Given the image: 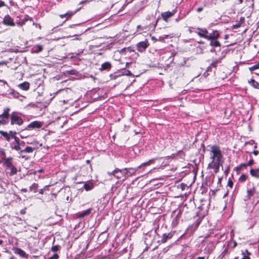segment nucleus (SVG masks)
I'll return each mask as SVG.
<instances>
[{
  "instance_id": "nucleus-32",
  "label": "nucleus",
  "mask_w": 259,
  "mask_h": 259,
  "mask_svg": "<svg viewBox=\"0 0 259 259\" xmlns=\"http://www.w3.org/2000/svg\"><path fill=\"white\" fill-rule=\"evenodd\" d=\"M94 187V185L93 183L89 182V183H85L83 185V188L85 189L86 191H89L92 190Z\"/></svg>"
},
{
  "instance_id": "nucleus-62",
  "label": "nucleus",
  "mask_w": 259,
  "mask_h": 259,
  "mask_svg": "<svg viewBox=\"0 0 259 259\" xmlns=\"http://www.w3.org/2000/svg\"><path fill=\"white\" fill-rule=\"evenodd\" d=\"M245 254H247V255H250V253L246 249L245 251Z\"/></svg>"
},
{
  "instance_id": "nucleus-35",
  "label": "nucleus",
  "mask_w": 259,
  "mask_h": 259,
  "mask_svg": "<svg viewBox=\"0 0 259 259\" xmlns=\"http://www.w3.org/2000/svg\"><path fill=\"white\" fill-rule=\"evenodd\" d=\"M10 94L12 95L14 98L16 99H18L19 97L21 96L18 92L15 91L13 89L11 90Z\"/></svg>"
},
{
  "instance_id": "nucleus-44",
  "label": "nucleus",
  "mask_w": 259,
  "mask_h": 259,
  "mask_svg": "<svg viewBox=\"0 0 259 259\" xmlns=\"http://www.w3.org/2000/svg\"><path fill=\"white\" fill-rule=\"evenodd\" d=\"M122 74L125 75H130L132 73L130 71L126 70L125 69H123L121 70Z\"/></svg>"
},
{
  "instance_id": "nucleus-7",
  "label": "nucleus",
  "mask_w": 259,
  "mask_h": 259,
  "mask_svg": "<svg viewBox=\"0 0 259 259\" xmlns=\"http://www.w3.org/2000/svg\"><path fill=\"white\" fill-rule=\"evenodd\" d=\"M1 24L7 26L14 27L15 26L13 18L8 14L5 16L3 21L0 22V24Z\"/></svg>"
},
{
  "instance_id": "nucleus-6",
  "label": "nucleus",
  "mask_w": 259,
  "mask_h": 259,
  "mask_svg": "<svg viewBox=\"0 0 259 259\" xmlns=\"http://www.w3.org/2000/svg\"><path fill=\"white\" fill-rule=\"evenodd\" d=\"M210 151L214 155V157H216L217 161L222 160V154L220 148L217 145H213L211 147Z\"/></svg>"
},
{
  "instance_id": "nucleus-8",
  "label": "nucleus",
  "mask_w": 259,
  "mask_h": 259,
  "mask_svg": "<svg viewBox=\"0 0 259 259\" xmlns=\"http://www.w3.org/2000/svg\"><path fill=\"white\" fill-rule=\"evenodd\" d=\"M205 245L204 248V253L207 254H210L215 248V245L212 241H206L205 242Z\"/></svg>"
},
{
  "instance_id": "nucleus-36",
  "label": "nucleus",
  "mask_w": 259,
  "mask_h": 259,
  "mask_svg": "<svg viewBox=\"0 0 259 259\" xmlns=\"http://www.w3.org/2000/svg\"><path fill=\"white\" fill-rule=\"evenodd\" d=\"M64 75H76L77 73V71L74 69L70 70H67L63 72Z\"/></svg>"
},
{
  "instance_id": "nucleus-14",
  "label": "nucleus",
  "mask_w": 259,
  "mask_h": 259,
  "mask_svg": "<svg viewBox=\"0 0 259 259\" xmlns=\"http://www.w3.org/2000/svg\"><path fill=\"white\" fill-rule=\"evenodd\" d=\"M123 170L121 169H119L118 168H116L114 170L111 172H108L107 174L109 176H113L117 179H120L121 178V176H118V174L119 172H122Z\"/></svg>"
},
{
  "instance_id": "nucleus-54",
  "label": "nucleus",
  "mask_w": 259,
  "mask_h": 259,
  "mask_svg": "<svg viewBox=\"0 0 259 259\" xmlns=\"http://www.w3.org/2000/svg\"><path fill=\"white\" fill-rule=\"evenodd\" d=\"M44 169L41 168V169H39V170H37V171H34V172H33V174H35L36 172L41 173V172H44Z\"/></svg>"
},
{
  "instance_id": "nucleus-23",
  "label": "nucleus",
  "mask_w": 259,
  "mask_h": 259,
  "mask_svg": "<svg viewBox=\"0 0 259 259\" xmlns=\"http://www.w3.org/2000/svg\"><path fill=\"white\" fill-rule=\"evenodd\" d=\"M245 18L244 17H241L240 18L239 21L235 24L233 25L232 26L233 29H237L239 28L242 24L244 23Z\"/></svg>"
},
{
  "instance_id": "nucleus-3",
  "label": "nucleus",
  "mask_w": 259,
  "mask_h": 259,
  "mask_svg": "<svg viewBox=\"0 0 259 259\" xmlns=\"http://www.w3.org/2000/svg\"><path fill=\"white\" fill-rule=\"evenodd\" d=\"M10 108H5L3 112L0 114V122L2 123V125H6L8 123L10 117Z\"/></svg>"
},
{
  "instance_id": "nucleus-25",
  "label": "nucleus",
  "mask_w": 259,
  "mask_h": 259,
  "mask_svg": "<svg viewBox=\"0 0 259 259\" xmlns=\"http://www.w3.org/2000/svg\"><path fill=\"white\" fill-rule=\"evenodd\" d=\"M248 83L253 88L259 89V83L253 79H251L248 81Z\"/></svg>"
},
{
  "instance_id": "nucleus-13",
  "label": "nucleus",
  "mask_w": 259,
  "mask_h": 259,
  "mask_svg": "<svg viewBox=\"0 0 259 259\" xmlns=\"http://www.w3.org/2000/svg\"><path fill=\"white\" fill-rule=\"evenodd\" d=\"M112 67V64L110 62H105L101 64V67L99 68L100 71L110 70Z\"/></svg>"
},
{
  "instance_id": "nucleus-31",
  "label": "nucleus",
  "mask_w": 259,
  "mask_h": 259,
  "mask_svg": "<svg viewBox=\"0 0 259 259\" xmlns=\"http://www.w3.org/2000/svg\"><path fill=\"white\" fill-rule=\"evenodd\" d=\"M126 49L127 50V52H129L130 53H134L133 55H135L136 57H139V54L138 53H137L136 52H135L134 47L131 46L129 47H127L126 48Z\"/></svg>"
},
{
  "instance_id": "nucleus-24",
  "label": "nucleus",
  "mask_w": 259,
  "mask_h": 259,
  "mask_svg": "<svg viewBox=\"0 0 259 259\" xmlns=\"http://www.w3.org/2000/svg\"><path fill=\"white\" fill-rule=\"evenodd\" d=\"M0 134L3 136L6 140L9 142L12 138L11 134L9 132L8 133L6 132H4L3 131H0Z\"/></svg>"
},
{
  "instance_id": "nucleus-17",
  "label": "nucleus",
  "mask_w": 259,
  "mask_h": 259,
  "mask_svg": "<svg viewBox=\"0 0 259 259\" xmlns=\"http://www.w3.org/2000/svg\"><path fill=\"white\" fill-rule=\"evenodd\" d=\"M220 34L218 30H213L212 33H208L207 35V37H209V38L210 37V38H206V39H218L220 37Z\"/></svg>"
},
{
  "instance_id": "nucleus-61",
  "label": "nucleus",
  "mask_w": 259,
  "mask_h": 259,
  "mask_svg": "<svg viewBox=\"0 0 259 259\" xmlns=\"http://www.w3.org/2000/svg\"><path fill=\"white\" fill-rule=\"evenodd\" d=\"M21 191L24 192H28V190L26 188H22L21 189Z\"/></svg>"
},
{
  "instance_id": "nucleus-11",
  "label": "nucleus",
  "mask_w": 259,
  "mask_h": 259,
  "mask_svg": "<svg viewBox=\"0 0 259 259\" xmlns=\"http://www.w3.org/2000/svg\"><path fill=\"white\" fill-rule=\"evenodd\" d=\"M223 161H216L214 163H209L208 165V168H211L214 169V173L217 174L219 172L220 169V165L222 164Z\"/></svg>"
},
{
  "instance_id": "nucleus-29",
  "label": "nucleus",
  "mask_w": 259,
  "mask_h": 259,
  "mask_svg": "<svg viewBox=\"0 0 259 259\" xmlns=\"http://www.w3.org/2000/svg\"><path fill=\"white\" fill-rule=\"evenodd\" d=\"M38 184L34 183L31 186L29 187V191H32L34 193H36L38 191Z\"/></svg>"
},
{
  "instance_id": "nucleus-37",
  "label": "nucleus",
  "mask_w": 259,
  "mask_h": 259,
  "mask_svg": "<svg viewBox=\"0 0 259 259\" xmlns=\"http://www.w3.org/2000/svg\"><path fill=\"white\" fill-rule=\"evenodd\" d=\"M258 69H259V62L257 64L249 67V70L251 72V73H253V71L255 70H256Z\"/></svg>"
},
{
  "instance_id": "nucleus-58",
  "label": "nucleus",
  "mask_w": 259,
  "mask_h": 259,
  "mask_svg": "<svg viewBox=\"0 0 259 259\" xmlns=\"http://www.w3.org/2000/svg\"><path fill=\"white\" fill-rule=\"evenodd\" d=\"M215 158L216 157H214V155L213 154V155L211 157L212 161L210 163H214L215 162L214 160Z\"/></svg>"
},
{
  "instance_id": "nucleus-33",
  "label": "nucleus",
  "mask_w": 259,
  "mask_h": 259,
  "mask_svg": "<svg viewBox=\"0 0 259 259\" xmlns=\"http://www.w3.org/2000/svg\"><path fill=\"white\" fill-rule=\"evenodd\" d=\"M10 170V171H8L7 172L9 174L10 176H12L17 174V168L13 165L11 168L8 169Z\"/></svg>"
},
{
  "instance_id": "nucleus-55",
  "label": "nucleus",
  "mask_w": 259,
  "mask_h": 259,
  "mask_svg": "<svg viewBox=\"0 0 259 259\" xmlns=\"http://www.w3.org/2000/svg\"><path fill=\"white\" fill-rule=\"evenodd\" d=\"M20 213L21 214H24L26 213V209H22L20 210Z\"/></svg>"
},
{
  "instance_id": "nucleus-45",
  "label": "nucleus",
  "mask_w": 259,
  "mask_h": 259,
  "mask_svg": "<svg viewBox=\"0 0 259 259\" xmlns=\"http://www.w3.org/2000/svg\"><path fill=\"white\" fill-rule=\"evenodd\" d=\"M201 220L200 219H197V220L195 222L194 225H195V229L197 228L199 225Z\"/></svg>"
},
{
  "instance_id": "nucleus-39",
  "label": "nucleus",
  "mask_w": 259,
  "mask_h": 259,
  "mask_svg": "<svg viewBox=\"0 0 259 259\" xmlns=\"http://www.w3.org/2000/svg\"><path fill=\"white\" fill-rule=\"evenodd\" d=\"M221 59H216L214 61H213L212 62V63L210 64V67H214V68H216L217 66V64L218 63H221Z\"/></svg>"
},
{
  "instance_id": "nucleus-64",
  "label": "nucleus",
  "mask_w": 259,
  "mask_h": 259,
  "mask_svg": "<svg viewBox=\"0 0 259 259\" xmlns=\"http://www.w3.org/2000/svg\"><path fill=\"white\" fill-rule=\"evenodd\" d=\"M211 52L213 53V52H215V50L214 49L212 48L210 50V51Z\"/></svg>"
},
{
  "instance_id": "nucleus-53",
  "label": "nucleus",
  "mask_w": 259,
  "mask_h": 259,
  "mask_svg": "<svg viewBox=\"0 0 259 259\" xmlns=\"http://www.w3.org/2000/svg\"><path fill=\"white\" fill-rule=\"evenodd\" d=\"M48 187L47 186H45L43 189H41L39 190V194H44V190L45 189V188Z\"/></svg>"
},
{
  "instance_id": "nucleus-9",
  "label": "nucleus",
  "mask_w": 259,
  "mask_h": 259,
  "mask_svg": "<svg viewBox=\"0 0 259 259\" xmlns=\"http://www.w3.org/2000/svg\"><path fill=\"white\" fill-rule=\"evenodd\" d=\"M149 43L147 39H145L144 41H140L136 45L137 50L141 53L145 51V50L149 47Z\"/></svg>"
},
{
  "instance_id": "nucleus-5",
  "label": "nucleus",
  "mask_w": 259,
  "mask_h": 259,
  "mask_svg": "<svg viewBox=\"0 0 259 259\" xmlns=\"http://www.w3.org/2000/svg\"><path fill=\"white\" fill-rule=\"evenodd\" d=\"M10 133L11 134L12 138H13L15 140V143H14V145L12 146V148L13 149H15L16 151L20 150L21 143L19 138L15 136V135L17 134L16 132L10 131Z\"/></svg>"
},
{
  "instance_id": "nucleus-50",
  "label": "nucleus",
  "mask_w": 259,
  "mask_h": 259,
  "mask_svg": "<svg viewBox=\"0 0 259 259\" xmlns=\"http://www.w3.org/2000/svg\"><path fill=\"white\" fill-rule=\"evenodd\" d=\"M126 48H124L120 50V52L121 53L124 54V55H126V53L127 52V50H126Z\"/></svg>"
},
{
  "instance_id": "nucleus-43",
  "label": "nucleus",
  "mask_w": 259,
  "mask_h": 259,
  "mask_svg": "<svg viewBox=\"0 0 259 259\" xmlns=\"http://www.w3.org/2000/svg\"><path fill=\"white\" fill-rule=\"evenodd\" d=\"M0 157L2 158L3 161L6 159V153L5 150L3 149H0Z\"/></svg>"
},
{
  "instance_id": "nucleus-34",
  "label": "nucleus",
  "mask_w": 259,
  "mask_h": 259,
  "mask_svg": "<svg viewBox=\"0 0 259 259\" xmlns=\"http://www.w3.org/2000/svg\"><path fill=\"white\" fill-rule=\"evenodd\" d=\"M34 52L38 53L42 51L43 47L41 45H37L33 47Z\"/></svg>"
},
{
  "instance_id": "nucleus-56",
  "label": "nucleus",
  "mask_w": 259,
  "mask_h": 259,
  "mask_svg": "<svg viewBox=\"0 0 259 259\" xmlns=\"http://www.w3.org/2000/svg\"><path fill=\"white\" fill-rule=\"evenodd\" d=\"M252 154H253L254 155L256 156L258 154L259 151L257 150H254L252 152Z\"/></svg>"
},
{
  "instance_id": "nucleus-27",
  "label": "nucleus",
  "mask_w": 259,
  "mask_h": 259,
  "mask_svg": "<svg viewBox=\"0 0 259 259\" xmlns=\"http://www.w3.org/2000/svg\"><path fill=\"white\" fill-rule=\"evenodd\" d=\"M181 214V211H180L179 213L177 214V215L176 216V217L173 219L171 223L173 227H176L178 224Z\"/></svg>"
},
{
  "instance_id": "nucleus-22",
  "label": "nucleus",
  "mask_w": 259,
  "mask_h": 259,
  "mask_svg": "<svg viewBox=\"0 0 259 259\" xmlns=\"http://www.w3.org/2000/svg\"><path fill=\"white\" fill-rule=\"evenodd\" d=\"M250 174L251 176L259 179V167L257 168H251L250 169Z\"/></svg>"
},
{
  "instance_id": "nucleus-19",
  "label": "nucleus",
  "mask_w": 259,
  "mask_h": 259,
  "mask_svg": "<svg viewBox=\"0 0 259 259\" xmlns=\"http://www.w3.org/2000/svg\"><path fill=\"white\" fill-rule=\"evenodd\" d=\"M256 193V191L254 187H253L251 188L247 189L246 199H250L251 197L254 196Z\"/></svg>"
},
{
  "instance_id": "nucleus-21",
  "label": "nucleus",
  "mask_w": 259,
  "mask_h": 259,
  "mask_svg": "<svg viewBox=\"0 0 259 259\" xmlns=\"http://www.w3.org/2000/svg\"><path fill=\"white\" fill-rule=\"evenodd\" d=\"M18 87L22 90L28 91L30 88V83L27 81H24L19 84Z\"/></svg>"
},
{
  "instance_id": "nucleus-28",
  "label": "nucleus",
  "mask_w": 259,
  "mask_h": 259,
  "mask_svg": "<svg viewBox=\"0 0 259 259\" xmlns=\"http://www.w3.org/2000/svg\"><path fill=\"white\" fill-rule=\"evenodd\" d=\"M209 45L212 47H221V43L217 39H209Z\"/></svg>"
},
{
  "instance_id": "nucleus-12",
  "label": "nucleus",
  "mask_w": 259,
  "mask_h": 259,
  "mask_svg": "<svg viewBox=\"0 0 259 259\" xmlns=\"http://www.w3.org/2000/svg\"><path fill=\"white\" fill-rule=\"evenodd\" d=\"M176 12L177 10L174 9L172 11H167L162 12L161 14V16L164 21L167 22L168 19L170 17H172L176 14Z\"/></svg>"
},
{
  "instance_id": "nucleus-63",
  "label": "nucleus",
  "mask_w": 259,
  "mask_h": 259,
  "mask_svg": "<svg viewBox=\"0 0 259 259\" xmlns=\"http://www.w3.org/2000/svg\"><path fill=\"white\" fill-rule=\"evenodd\" d=\"M198 259H204V257L203 256H198Z\"/></svg>"
},
{
  "instance_id": "nucleus-48",
  "label": "nucleus",
  "mask_w": 259,
  "mask_h": 259,
  "mask_svg": "<svg viewBox=\"0 0 259 259\" xmlns=\"http://www.w3.org/2000/svg\"><path fill=\"white\" fill-rule=\"evenodd\" d=\"M120 173L122 175V177L126 178V177L129 176L128 172L127 171H122V172Z\"/></svg>"
},
{
  "instance_id": "nucleus-49",
  "label": "nucleus",
  "mask_w": 259,
  "mask_h": 259,
  "mask_svg": "<svg viewBox=\"0 0 259 259\" xmlns=\"http://www.w3.org/2000/svg\"><path fill=\"white\" fill-rule=\"evenodd\" d=\"M229 187L232 188L233 185V182L231 180H229L227 185Z\"/></svg>"
},
{
  "instance_id": "nucleus-10",
  "label": "nucleus",
  "mask_w": 259,
  "mask_h": 259,
  "mask_svg": "<svg viewBox=\"0 0 259 259\" xmlns=\"http://www.w3.org/2000/svg\"><path fill=\"white\" fill-rule=\"evenodd\" d=\"M198 30L197 31H195V32L200 37L204 38L206 39V38H209L207 37V35L208 34V32L207 30L205 28H200L198 27L196 28Z\"/></svg>"
},
{
  "instance_id": "nucleus-57",
  "label": "nucleus",
  "mask_w": 259,
  "mask_h": 259,
  "mask_svg": "<svg viewBox=\"0 0 259 259\" xmlns=\"http://www.w3.org/2000/svg\"><path fill=\"white\" fill-rule=\"evenodd\" d=\"M206 71V72H211L212 71L211 67H210V65L207 68Z\"/></svg>"
},
{
  "instance_id": "nucleus-51",
  "label": "nucleus",
  "mask_w": 259,
  "mask_h": 259,
  "mask_svg": "<svg viewBox=\"0 0 259 259\" xmlns=\"http://www.w3.org/2000/svg\"><path fill=\"white\" fill-rule=\"evenodd\" d=\"M203 7H200L196 9V11L198 13H200L203 10Z\"/></svg>"
},
{
  "instance_id": "nucleus-4",
  "label": "nucleus",
  "mask_w": 259,
  "mask_h": 259,
  "mask_svg": "<svg viewBox=\"0 0 259 259\" xmlns=\"http://www.w3.org/2000/svg\"><path fill=\"white\" fill-rule=\"evenodd\" d=\"M42 126V123L39 121H34L28 124L24 129L21 130L19 132H23L26 130H33L36 128H40Z\"/></svg>"
},
{
  "instance_id": "nucleus-1",
  "label": "nucleus",
  "mask_w": 259,
  "mask_h": 259,
  "mask_svg": "<svg viewBox=\"0 0 259 259\" xmlns=\"http://www.w3.org/2000/svg\"><path fill=\"white\" fill-rule=\"evenodd\" d=\"M158 159V158H153L150 159L149 161L146 162L142 163L140 165L136 167L124 168L121 169V170H123V171H127L128 172L129 176H131L133 175H135L136 171H138L140 168H141L144 166L150 165V164L154 163L156 160H157Z\"/></svg>"
},
{
  "instance_id": "nucleus-26",
  "label": "nucleus",
  "mask_w": 259,
  "mask_h": 259,
  "mask_svg": "<svg viewBox=\"0 0 259 259\" xmlns=\"http://www.w3.org/2000/svg\"><path fill=\"white\" fill-rule=\"evenodd\" d=\"M15 253L19 254L21 256L23 257L26 258L28 256V255L24 250L19 248H16Z\"/></svg>"
},
{
  "instance_id": "nucleus-38",
  "label": "nucleus",
  "mask_w": 259,
  "mask_h": 259,
  "mask_svg": "<svg viewBox=\"0 0 259 259\" xmlns=\"http://www.w3.org/2000/svg\"><path fill=\"white\" fill-rule=\"evenodd\" d=\"M246 167H246V165L245 164V163H242V164H240L239 165L236 166L235 169L236 171H240L242 169L246 168Z\"/></svg>"
},
{
  "instance_id": "nucleus-20",
  "label": "nucleus",
  "mask_w": 259,
  "mask_h": 259,
  "mask_svg": "<svg viewBox=\"0 0 259 259\" xmlns=\"http://www.w3.org/2000/svg\"><path fill=\"white\" fill-rule=\"evenodd\" d=\"M92 210V208H90L85 210H84V211H82L81 212H79L77 213V217L78 218H83L85 216L89 215L91 213Z\"/></svg>"
},
{
  "instance_id": "nucleus-2",
  "label": "nucleus",
  "mask_w": 259,
  "mask_h": 259,
  "mask_svg": "<svg viewBox=\"0 0 259 259\" xmlns=\"http://www.w3.org/2000/svg\"><path fill=\"white\" fill-rule=\"evenodd\" d=\"M10 124L11 125H22L23 124L24 120L22 118L18 115L17 112H13L10 114Z\"/></svg>"
},
{
  "instance_id": "nucleus-16",
  "label": "nucleus",
  "mask_w": 259,
  "mask_h": 259,
  "mask_svg": "<svg viewBox=\"0 0 259 259\" xmlns=\"http://www.w3.org/2000/svg\"><path fill=\"white\" fill-rule=\"evenodd\" d=\"M80 9H81V8L77 9L74 11H68L66 13L64 14L60 15V17L61 18H64L65 17H66V20H65V21H66L68 19H69L70 17H71L72 16H73L75 14H76L78 11L80 10Z\"/></svg>"
},
{
  "instance_id": "nucleus-42",
  "label": "nucleus",
  "mask_w": 259,
  "mask_h": 259,
  "mask_svg": "<svg viewBox=\"0 0 259 259\" xmlns=\"http://www.w3.org/2000/svg\"><path fill=\"white\" fill-rule=\"evenodd\" d=\"M61 248V247L59 245H53L51 247V251L54 252H57Z\"/></svg>"
},
{
  "instance_id": "nucleus-30",
  "label": "nucleus",
  "mask_w": 259,
  "mask_h": 259,
  "mask_svg": "<svg viewBox=\"0 0 259 259\" xmlns=\"http://www.w3.org/2000/svg\"><path fill=\"white\" fill-rule=\"evenodd\" d=\"M34 148L31 147L27 146L24 149L20 150V153L21 154L23 153H32L33 151Z\"/></svg>"
},
{
  "instance_id": "nucleus-15",
  "label": "nucleus",
  "mask_w": 259,
  "mask_h": 259,
  "mask_svg": "<svg viewBox=\"0 0 259 259\" xmlns=\"http://www.w3.org/2000/svg\"><path fill=\"white\" fill-rule=\"evenodd\" d=\"M173 233L171 232L168 233H164L162 236L161 239L158 242L161 243H165L167 240L171 239L172 237Z\"/></svg>"
},
{
  "instance_id": "nucleus-40",
  "label": "nucleus",
  "mask_w": 259,
  "mask_h": 259,
  "mask_svg": "<svg viewBox=\"0 0 259 259\" xmlns=\"http://www.w3.org/2000/svg\"><path fill=\"white\" fill-rule=\"evenodd\" d=\"M122 75V72L121 71V73H118V72H115L114 73L111 74L110 75V76L111 79H116L117 77L120 76Z\"/></svg>"
},
{
  "instance_id": "nucleus-47",
  "label": "nucleus",
  "mask_w": 259,
  "mask_h": 259,
  "mask_svg": "<svg viewBox=\"0 0 259 259\" xmlns=\"http://www.w3.org/2000/svg\"><path fill=\"white\" fill-rule=\"evenodd\" d=\"M59 257V255L57 253H55L52 256L49 257V259H58Z\"/></svg>"
},
{
  "instance_id": "nucleus-46",
  "label": "nucleus",
  "mask_w": 259,
  "mask_h": 259,
  "mask_svg": "<svg viewBox=\"0 0 259 259\" xmlns=\"http://www.w3.org/2000/svg\"><path fill=\"white\" fill-rule=\"evenodd\" d=\"M254 163L252 159H250L247 163H245L246 167L252 165Z\"/></svg>"
},
{
  "instance_id": "nucleus-41",
  "label": "nucleus",
  "mask_w": 259,
  "mask_h": 259,
  "mask_svg": "<svg viewBox=\"0 0 259 259\" xmlns=\"http://www.w3.org/2000/svg\"><path fill=\"white\" fill-rule=\"evenodd\" d=\"M248 176L245 174H242L239 178V181L240 182H244L247 179Z\"/></svg>"
},
{
  "instance_id": "nucleus-18",
  "label": "nucleus",
  "mask_w": 259,
  "mask_h": 259,
  "mask_svg": "<svg viewBox=\"0 0 259 259\" xmlns=\"http://www.w3.org/2000/svg\"><path fill=\"white\" fill-rule=\"evenodd\" d=\"M13 160V158L11 157H8L3 160V165L6 168V169L8 170V169L11 168L12 166H13L12 161Z\"/></svg>"
},
{
  "instance_id": "nucleus-59",
  "label": "nucleus",
  "mask_w": 259,
  "mask_h": 259,
  "mask_svg": "<svg viewBox=\"0 0 259 259\" xmlns=\"http://www.w3.org/2000/svg\"><path fill=\"white\" fill-rule=\"evenodd\" d=\"M242 254H243L244 257L241 259H250L249 256L245 255V253H242Z\"/></svg>"
},
{
  "instance_id": "nucleus-60",
  "label": "nucleus",
  "mask_w": 259,
  "mask_h": 259,
  "mask_svg": "<svg viewBox=\"0 0 259 259\" xmlns=\"http://www.w3.org/2000/svg\"><path fill=\"white\" fill-rule=\"evenodd\" d=\"M201 148H203V152H205V145L203 143H202L201 144Z\"/></svg>"
},
{
  "instance_id": "nucleus-52",
  "label": "nucleus",
  "mask_w": 259,
  "mask_h": 259,
  "mask_svg": "<svg viewBox=\"0 0 259 259\" xmlns=\"http://www.w3.org/2000/svg\"><path fill=\"white\" fill-rule=\"evenodd\" d=\"M5 6V3L4 1L0 0V8L4 7Z\"/></svg>"
}]
</instances>
